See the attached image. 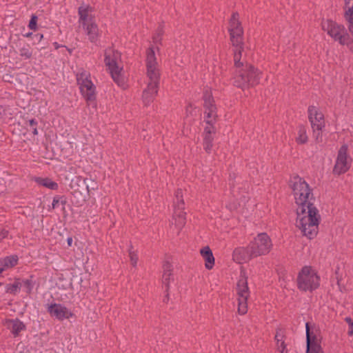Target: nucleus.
<instances>
[{"mask_svg":"<svg viewBox=\"0 0 353 353\" xmlns=\"http://www.w3.org/2000/svg\"><path fill=\"white\" fill-rule=\"evenodd\" d=\"M48 311L51 316L59 321L68 319L74 316L73 312L61 304H51L48 305Z\"/></svg>","mask_w":353,"mask_h":353,"instance_id":"4468645a","label":"nucleus"},{"mask_svg":"<svg viewBox=\"0 0 353 353\" xmlns=\"http://www.w3.org/2000/svg\"><path fill=\"white\" fill-rule=\"evenodd\" d=\"M293 136L295 142L298 145L307 144L309 141L307 127L305 125H299L294 130Z\"/></svg>","mask_w":353,"mask_h":353,"instance_id":"6ab92c4d","label":"nucleus"},{"mask_svg":"<svg viewBox=\"0 0 353 353\" xmlns=\"http://www.w3.org/2000/svg\"><path fill=\"white\" fill-rule=\"evenodd\" d=\"M77 80L83 97L88 101L94 100L95 88L90 80V74L85 70L79 72L77 74Z\"/></svg>","mask_w":353,"mask_h":353,"instance_id":"9b49d317","label":"nucleus"},{"mask_svg":"<svg viewBox=\"0 0 353 353\" xmlns=\"http://www.w3.org/2000/svg\"><path fill=\"white\" fill-rule=\"evenodd\" d=\"M352 158L348 153L347 145H343L337 152L332 172L334 175L340 176L346 173L351 168Z\"/></svg>","mask_w":353,"mask_h":353,"instance_id":"9d476101","label":"nucleus"},{"mask_svg":"<svg viewBox=\"0 0 353 353\" xmlns=\"http://www.w3.org/2000/svg\"><path fill=\"white\" fill-rule=\"evenodd\" d=\"M306 353H324L322 347L307 348Z\"/></svg>","mask_w":353,"mask_h":353,"instance_id":"72a5a7b5","label":"nucleus"},{"mask_svg":"<svg viewBox=\"0 0 353 353\" xmlns=\"http://www.w3.org/2000/svg\"><path fill=\"white\" fill-rule=\"evenodd\" d=\"M21 283H22V288L26 291V292L30 293V292L32 291V288H33V285H32V282L29 280H26V281H21Z\"/></svg>","mask_w":353,"mask_h":353,"instance_id":"c85d7f7f","label":"nucleus"},{"mask_svg":"<svg viewBox=\"0 0 353 353\" xmlns=\"http://www.w3.org/2000/svg\"><path fill=\"white\" fill-rule=\"evenodd\" d=\"M37 17L35 15H32L31 19L30 21L28 27L30 29L36 30H37Z\"/></svg>","mask_w":353,"mask_h":353,"instance_id":"7c9ffc66","label":"nucleus"},{"mask_svg":"<svg viewBox=\"0 0 353 353\" xmlns=\"http://www.w3.org/2000/svg\"><path fill=\"white\" fill-rule=\"evenodd\" d=\"M30 35H31V33H28V34H27L26 36V37H29V36H30Z\"/></svg>","mask_w":353,"mask_h":353,"instance_id":"37998d69","label":"nucleus"},{"mask_svg":"<svg viewBox=\"0 0 353 353\" xmlns=\"http://www.w3.org/2000/svg\"><path fill=\"white\" fill-rule=\"evenodd\" d=\"M129 256H130L131 264L133 266H136L137 263V261H138V256H137V254L134 252L130 251Z\"/></svg>","mask_w":353,"mask_h":353,"instance_id":"473e14b6","label":"nucleus"},{"mask_svg":"<svg viewBox=\"0 0 353 353\" xmlns=\"http://www.w3.org/2000/svg\"><path fill=\"white\" fill-rule=\"evenodd\" d=\"M20 54L26 59H29L32 56V52L28 48L24 47L20 50Z\"/></svg>","mask_w":353,"mask_h":353,"instance_id":"c756f323","label":"nucleus"},{"mask_svg":"<svg viewBox=\"0 0 353 353\" xmlns=\"http://www.w3.org/2000/svg\"><path fill=\"white\" fill-rule=\"evenodd\" d=\"M7 235V232L6 231H1L0 232V240L3 239V238H5Z\"/></svg>","mask_w":353,"mask_h":353,"instance_id":"4c0bfd02","label":"nucleus"},{"mask_svg":"<svg viewBox=\"0 0 353 353\" xmlns=\"http://www.w3.org/2000/svg\"><path fill=\"white\" fill-rule=\"evenodd\" d=\"M59 198H58V197H54V198L53 199V201H52V208L53 209H54L55 208H57V204H58V203H59Z\"/></svg>","mask_w":353,"mask_h":353,"instance_id":"c9c22d12","label":"nucleus"},{"mask_svg":"<svg viewBox=\"0 0 353 353\" xmlns=\"http://www.w3.org/2000/svg\"><path fill=\"white\" fill-rule=\"evenodd\" d=\"M3 108L0 106V117H1Z\"/></svg>","mask_w":353,"mask_h":353,"instance_id":"79ce46f5","label":"nucleus"},{"mask_svg":"<svg viewBox=\"0 0 353 353\" xmlns=\"http://www.w3.org/2000/svg\"><path fill=\"white\" fill-rule=\"evenodd\" d=\"M3 325L15 337L18 336L21 332L26 330L25 324L18 319H6Z\"/></svg>","mask_w":353,"mask_h":353,"instance_id":"f3484780","label":"nucleus"},{"mask_svg":"<svg viewBox=\"0 0 353 353\" xmlns=\"http://www.w3.org/2000/svg\"><path fill=\"white\" fill-rule=\"evenodd\" d=\"M146 68L149 82L143 90L142 100L145 105H148L157 94L159 78L157 62L152 48H150L146 52Z\"/></svg>","mask_w":353,"mask_h":353,"instance_id":"7ed1b4c3","label":"nucleus"},{"mask_svg":"<svg viewBox=\"0 0 353 353\" xmlns=\"http://www.w3.org/2000/svg\"><path fill=\"white\" fill-rule=\"evenodd\" d=\"M214 132V128L212 123L208 124L205 128L204 148L207 152H210L212 148V142L213 140L212 134Z\"/></svg>","mask_w":353,"mask_h":353,"instance_id":"b1692460","label":"nucleus"},{"mask_svg":"<svg viewBox=\"0 0 353 353\" xmlns=\"http://www.w3.org/2000/svg\"><path fill=\"white\" fill-rule=\"evenodd\" d=\"M322 31L327 34L334 41L341 46H348L353 43L348 30L344 25L331 19H323L321 22Z\"/></svg>","mask_w":353,"mask_h":353,"instance_id":"20e7f679","label":"nucleus"},{"mask_svg":"<svg viewBox=\"0 0 353 353\" xmlns=\"http://www.w3.org/2000/svg\"><path fill=\"white\" fill-rule=\"evenodd\" d=\"M307 117L314 134L317 137L325 127V118L322 110L316 105H310L307 108Z\"/></svg>","mask_w":353,"mask_h":353,"instance_id":"1a4fd4ad","label":"nucleus"},{"mask_svg":"<svg viewBox=\"0 0 353 353\" xmlns=\"http://www.w3.org/2000/svg\"><path fill=\"white\" fill-rule=\"evenodd\" d=\"M186 112H187L188 114H189V113L190 114H192L193 112H199V110L196 108H192V106L191 105H190L187 106Z\"/></svg>","mask_w":353,"mask_h":353,"instance_id":"f704fd0d","label":"nucleus"},{"mask_svg":"<svg viewBox=\"0 0 353 353\" xmlns=\"http://www.w3.org/2000/svg\"><path fill=\"white\" fill-rule=\"evenodd\" d=\"M172 271V268L170 263H166L163 265L162 281L163 285L165 286L166 290L168 289L170 283L173 281Z\"/></svg>","mask_w":353,"mask_h":353,"instance_id":"a878e982","label":"nucleus"},{"mask_svg":"<svg viewBox=\"0 0 353 353\" xmlns=\"http://www.w3.org/2000/svg\"><path fill=\"white\" fill-rule=\"evenodd\" d=\"M176 201L173 214L174 224L176 228H182L185 223V213L183 211L184 203L181 190H177L175 193Z\"/></svg>","mask_w":353,"mask_h":353,"instance_id":"ddd939ff","label":"nucleus"},{"mask_svg":"<svg viewBox=\"0 0 353 353\" xmlns=\"http://www.w3.org/2000/svg\"><path fill=\"white\" fill-rule=\"evenodd\" d=\"M248 274L244 268H241L236 283V294L238 296V312L244 314L248 311V299L250 296L248 285Z\"/></svg>","mask_w":353,"mask_h":353,"instance_id":"6e6552de","label":"nucleus"},{"mask_svg":"<svg viewBox=\"0 0 353 353\" xmlns=\"http://www.w3.org/2000/svg\"><path fill=\"white\" fill-rule=\"evenodd\" d=\"M32 132H33V134H35V135L38 134V131H37V128H36V127H33V128H32Z\"/></svg>","mask_w":353,"mask_h":353,"instance_id":"a19ab883","label":"nucleus"},{"mask_svg":"<svg viewBox=\"0 0 353 353\" xmlns=\"http://www.w3.org/2000/svg\"><path fill=\"white\" fill-rule=\"evenodd\" d=\"M228 32L230 33V40L232 45L235 48L234 52V63L236 67L243 66L236 71L234 77V85L245 89L250 86H253L258 83L260 73L252 65H243V63L240 62V59L243 51V30L239 21V16L238 13H233L228 26Z\"/></svg>","mask_w":353,"mask_h":353,"instance_id":"f257e3e1","label":"nucleus"},{"mask_svg":"<svg viewBox=\"0 0 353 353\" xmlns=\"http://www.w3.org/2000/svg\"><path fill=\"white\" fill-rule=\"evenodd\" d=\"M204 120L208 124L213 123L216 119V108L214 105V101L210 93H205L204 95Z\"/></svg>","mask_w":353,"mask_h":353,"instance_id":"dca6fc26","label":"nucleus"},{"mask_svg":"<svg viewBox=\"0 0 353 353\" xmlns=\"http://www.w3.org/2000/svg\"><path fill=\"white\" fill-rule=\"evenodd\" d=\"M252 254L255 256L269 253L272 248L271 240L265 233L259 234L251 244Z\"/></svg>","mask_w":353,"mask_h":353,"instance_id":"f8f14e48","label":"nucleus"},{"mask_svg":"<svg viewBox=\"0 0 353 353\" xmlns=\"http://www.w3.org/2000/svg\"><path fill=\"white\" fill-rule=\"evenodd\" d=\"M79 22L81 25L94 21L93 8L87 4H83L79 8Z\"/></svg>","mask_w":353,"mask_h":353,"instance_id":"aec40b11","label":"nucleus"},{"mask_svg":"<svg viewBox=\"0 0 353 353\" xmlns=\"http://www.w3.org/2000/svg\"><path fill=\"white\" fill-rule=\"evenodd\" d=\"M320 221L321 215L315 205H310L308 209L296 208V225L308 239H314L317 236Z\"/></svg>","mask_w":353,"mask_h":353,"instance_id":"f03ea898","label":"nucleus"},{"mask_svg":"<svg viewBox=\"0 0 353 353\" xmlns=\"http://www.w3.org/2000/svg\"><path fill=\"white\" fill-rule=\"evenodd\" d=\"M104 61L108 67L113 80L118 85L125 88L126 85V77L121 62V54L113 48H108L105 51Z\"/></svg>","mask_w":353,"mask_h":353,"instance_id":"423d86ee","label":"nucleus"},{"mask_svg":"<svg viewBox=\"0 0 353 353\" xmlns=\"http://www.w3.org/2000/svg\"><path fill=\"white\" fill-rule=\"evenodd\" d=\"M22 288V283L20 280L17 279L12 284H8L6 286V292L10 294L17 293Z\"/></svg>","mask_w":353,"mask_h":353,"instance_id":"cd10ccee","label":"nucleus"},{"mask_svg":"<svg viewBox=\"0 0 353 353\" xmlns=\"http://www.w3.org/2000/svg\"><path fill=\"white\" fill-rule=\"evenodd\" d=\"M290 188L297 208L303 207L304 209H308L309 206L314 205L312 202L314 199L312 190L303 179L299 176L291 177Z\"/></svg>","mask_w":353,"mask_h":353,"instance_id":"39448f33","label":"nucleus"},{"mask_svg":"<svg viewBox=\"0 0 353 353\" xmlns=\"http://www.w3.org/2000/svg\"><path fill=\"white\" fill-rule=\"evenodd\" d=\"M90 41L94 42L99 37V29L97 25L94 22H89L82 25Z\"/></svg>","mask_w":353,"mask_h":353,"instance_id":"4be33fe9","label":"nucleus"},{"mask_svg":"<svg viewBox=\"0 0 353 353\" xmlns=\"http://www.w3.org/2000/svg\"><path fill=\"white\" fill-rule=\"evenodd\" d=\"M306 337L307 348L322 347L320 330L315 327H310L308 323H306Z\"/></svg>","mask_w":353,"mask_h":353,"instance_id":"2eb2a0df","label":"nucleus"},{"mask_svg":"<svg viewBox=\"0 0 353 353\" xmlns=\"http://www.w3.org/2000/svg\"><path fill=\"white\" fill-rule=\"evenodd\" d=\"M39 38H40V39H41L43 38V34H41V35L39 36Z\"/></svg>","mask_w":353,"mask_h":353,"instance_id":"c03bdc74","label":"nucleus"},{"mask_svg":"<svg viewBox=\"0 0 353 353\" xmlns=\"http://www.w3.org/2000/svg\"><path fill=\"white\" fill-rule=\"evenodd\" d=\"M36 181L40 185L50 190H57L58 188V184L48 178H38L36 179Z\"/></svg>","mask_w":353,"mask_h":353,"instance_id":"bb28decb","label":"nucleus"},{"mask_svg":"<svg viewBox=\"0 0 353 353\" xmlns=\"http://www.w3.org/2000/svg\"><path fill=\"white\" fill-rule=\"evenodd\" d=\"M18 262L16 256H10L0 260V274L14 267Z\"/></svg>","mask_w":353,"mask_h":353,"instance_id":"5701e85b","label":"nucleus"},{"mask_svg":"<svg viewBox=\"0 0 353 353\" xmlns=\"http://www.w3.org/2000/svg\"><path fill=\"white\" fill-rule=\"evenodd\" d=\"M344 5H353V0H343Z\"/></svg>","mask_w":353,"mask_h":353,"instance_id":"58836bf2","label":"nucleus"},{"mask_svg":"<svg viewBox=\"0 0 353 353\" xmlns=\"http://www.w3.org/2000/svg\"><path fill=\"white\" fill-rule=\"evenodd\" d=\"M345 321L349 326L347 334L349 336H352L353 335V320L350 317H347V318H345Z\"/></svg>","mask_w":353,"mask_h":353,"instance_id":"2f4dec72","label":"nucleus"},{"mask_svg":"<svg viewBox=\"0 0 353 353\" xmlns=\"http://www.w3.org/2000/svg\"><path fill=\"white\" fill-rule=\"evenodd\" d=\"M29 124L31 127H36L37 121L34 119H31L29 121Z\"/></svg>","mask_w":353,"mask_h":353,"instance_id":"e433bc0d","label":"nucleus"},{"mask_svg":"<svg viewBox=\"0 0 353 353\" xmlns=\"http://www.w3.org/2000/svg\"><path fill=\"white\" fill-rule=\"evenodd\" d=\"M253 256L252 250L245 248H237L232 254V259L238 263H243L250 260Z\"/></svg>","mask_w":353,"mask_h":353,"instance_id":"a211bd4d","label":"nucleus"},{"mask_svg":"<svg viewBox=\"0 0 353 353\" xmlns=\"http://www.w3.org/2000/svg\"><path fill=\"white\" fill-rule=\"evenodd\" d=\"M298 288L303 292H312L320 285V276L312 266H304L296 279Z\"/></svg>","mask_w":353,"mask_h":353,"instance_id":"0eeeda50","label":"nucleus"},{"mask_svg":"<svg viewBox=\"0 0 353 353\" xmlns=\"http://www.w3.org/2000/svg\"><path fill=\"white\" fill-rule=\"evenodd\" d=\"M275 341L277 349L280 351L281 353H286L285 352V329H279L276 331L275 335Z\"/></svg>","mask_w":353,"mask_h":353,"instance_id":"393cba45","label":"nucleus"},{"mask_svg":"<svg viewBox=\"0 0 353 353\" xmlns=\"http://www.w3.org/2000/svg\"><path fill=\"white\" fill-rule=\"evenodd\" d=\"M1 285H2V283H0V286H1Z\"/></svg>","mask_w":353,"mask_h":353,"instance_id":"a18cd8bd","label":"nucleus"},{"mask_svg":"<svg viewBox=\"0 0 353 353\" xmlns=\"http://www.w3.org/2000/svg\"><path fill=\"white\" fill-rule=\"evenodd\" d=\"M199 252L204 261L205 268L207 270H212L215 264V259L210 247L202 248Z\"/></svg>","mask_w":353,"mask_h":353,"instance_id":"412c9836","label":"nucleus"},{"mask_svg":"<svg viewBox=\"0 0 353 353\" xmlns=\"http://www.w3.org/2000/svg\"><path fill=\"white\" fill-rule=\"evenodd\" d=\"M68 244L69 246H70L72 243V239L71 237L68 238L67 239Z\"/></svg>","mask_w":353,"mask_h":353,"instance_id":"ea45409f","label":"nucleus"}]
</instances>
